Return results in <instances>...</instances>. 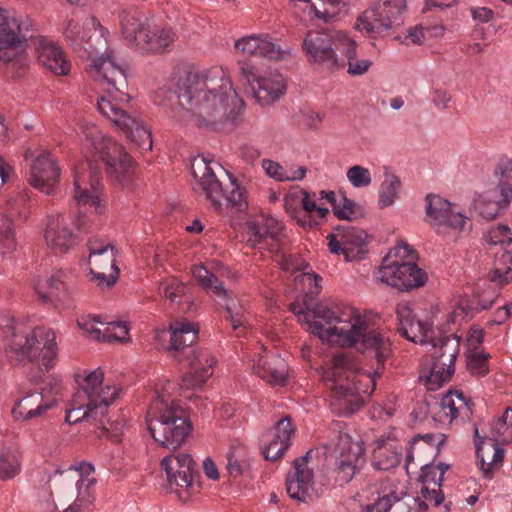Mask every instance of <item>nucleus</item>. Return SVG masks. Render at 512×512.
Wrapping results in <instances>:
<instances>
[{"label": "nucleus", "mask_w": 512, "mask_h": 512, "mask_svg": "<svg viewBox=\"0 0 512 512\" xmlns=\"http://www.w3.org/2000/svg\"><path fill=\"white\" fill-rule=\"evenodd\" d=\"M291 311L320 339L373 354L377 363L373 371L360 370L352 357L339 354L321 374V380L331 391L330 407L334 414L349 416L360 410L365 397L374 392L376 379L383 374L385 361L391 354L390 339L379 330L369 329L365 319L352 308L334 311L317 304L312 310L304 311L294 303Z\"/></svg>", "instance_id": "nucleus-1"}, {"label": "nucleus", "mask_w": 512, "mask_h": 512, "mask_svg": "<svg viewBox=\"0 0 512 512\" xmlns=\"http://www.w3.org/2000/svg\"><path fill=\"white\" fill-rule=\"evenodd\" d=\"M175 94L178 106L171 109L170 117L198 127L234 122L245 107L222 68L187 73L178 79Z\"/></svg>", "instance_id": "nucleus-2"}, {"label": "nucleus", "mask_w": 512, "mask_h": 512, "mask_svg": "<svg viewBox=\"0 0 512 512\" xmlns=\"http://www.w3.org/2000/svg\"><path fill=\"white\" fill-rule=\"evenodd\" d=\"M84 25L94 27V34L86 40L88 46L85 49L89 53L91 61L87 71L107 93V95L100 96L97 100L99 112L107 117L140 149L151 150L153 144L151 131L128 114L124 108L130 101V96L127 93L126 69L119 65L109 54L98 56L100 51L107 47L104 36L105 29L94 17L89 18Z\"/></svg>", "instance_id": "nucleus-3"}, {"label": "nucleus", "mask_w": 512, "mask_h": 512, "mask_svg": "<svg viewBox=\"0 0 512 512\" xmlns=\"http://www.w3.org/2000/svg\"><path fill=\"white\" fill-rule=\"evenodd\" d=\"M93 472V465L87 462L56 470L48 480L54 508L63 507L62 512H80L89 508L94 501L96 484Z\"/></svg>", "instance_id": "nucleus-4"}, {"label": "nucleus", "mask_w": 512, "mask_h": 512, "mask_svg": "<svg viewBox=\"0 0 512 512\" xmlns=\"http://www.w3.org/2000/svg\"><path fill=\"white\" fill-rule=\"evenodd\" d=\"M169 352L178 361L187 360L190 371L181 380V387L195 389L201 387L213 374L216 363L206 352H196L191 346L197 341L199 327L185 319L176 320L170 325Z\"/></svg>", "instance_id": "nucleus-5"}, {"label": "nucleus", "mask_w": 512, "mask_h": 512, "mask_svg": "<svg viewBox=\"0 0 512 512\" xmlns=\"http://www.w3.org/2000/svg\"><path fill=\"white\" fill-rule=\"evenodd\" d=\"M104 374L100 369L89 373L84 384L73 396L65 421L76 424L84 419H93L105 428V415L108 407L117 398L120 389L103 385Z\"/></svg>", "instance_id": "nucleus-6"}, {"label": "nucleus", "mask_w": 512, "mask_h": 512, "mask_svg": "<svg viewBox=\"0 0 512 512\" xmlns=\"http://www.w3.org/2000/svg\"><path fill=\"white\" fill-rule=\"evenodd\" d=\"M146 422L153 439L172 450L179 448L191 431L183 409L175 400L162 394L152 401Z\"/></svg>", "instance_id": "nucleus-7"}, {"label": "nucleus", "mask_w": 512, "mask_h": 512, "mask_svg": "<svg viewBox=\"0 0 512 512\" xmlns=\"http://www.w3.org/2000/svg\"><path fill=\"white\" fill-rule=\"evenodd\" d=\"M0 327L7 328L13 336L12 342L6 349L8 357L18 362L36 358L46 370L50 369L58 355L56 336L53 330L36 327L29 334L15 332L14 318L0 314Z\"/></svg>", "instance_id": "nucleus-8"}, {"label": "nucleus", "mask_w": 512, "mask_h": 512, "mask_svg": "<svg viewBox=\"0 0 512 512\" xmlns=\"http://www.w3.org/2000/svg\"><path fill=\"white\" fill-rule=\"evenodd\" d=\"M414 250L406 243H399L383 259L378 271V279L401 291H410L423 286L427 281L426 273L419 269Z\"/></svg>", "instance_id": "nucleus-9"}, {"label": "nucleus", "mask_w": 512, "mask_h": 512, "mask_svg": "<svg viewBox=\"0 0 512 512\" xmlns=\"http://www.w3.org/2000/svg\"><path fill=\"white\" fill-rule=\"evenodd\" d=\"M228 184L223 187L222 182L216 177L210 164L204 163L203 174L196 183L195 190L204 193L211 206L221 215L231 216L233 213L243 212L247 209L248 203L244 189L237 183L228 172Z\"/></svg>", "instance_id": "nucleus-10"}, {"label": "nucleus", "mask_w": 512, "mask_h": 512, "mask_svg": "<svg viewBox=\"0 0 512 512\" xmlns=\"http://www.w3.org/2000/svg\"><path fill=\"white\" fill-rule=\"evenodd\" d=\"M432 346L431 363L427 373L420 374L428 390L434 391L448 382L455 371V360L460 351V338L452 334H443L438 331L429 340Z\"/></svg>", "instance_id": "nucleus-11"}, {"label": "nucleus", "mask_w": 512, "mask_h": 512, "mask_svg": "<svg viewBox=\"0 0 512 512\" xmlns=\"http://www.w3.org/2000/svg\"><path fill=\"white\" fill-rule=\"evenodd\" d=\"M82 133L91 151L104 163L109 176L118 182L125 181L133 162L124 148L94 124L84 125Z\"/></svg>", "instance_id": "nucleus-12"}, {"label": "nucleus", "mask_w": 512, "mask_h": 512, "mask_svg": "<svg viewBox=\"0 0 512 512\" xmlns=\"http://www.w3.org/2000/svg\"><path fill=\"white\" fill-rule=\"evenodd\" d=\"M326 447L335 457V480L340 485L349 483L365 464V447L361 440H353L351 435L341 430L340 422L336 424Z\"/></svg>", "instance_id": "nucleus-13"}, {"label": "nucleus", "mask_w": 512, "mask_h": 512, "mask_svg": "<svg viewBox=\"0 0 512 512\" xmlns=\"http://www.w3.org/2000/svg\"><path fill=\"white\" fill-rule=\"evenodd\" d=\"M349 37L341 31H309L303 40V50L309 62L320 64L329 70L346 67L341 53Z\"/></svg>", "instance_id": "nucleus-14"}, {"label": "nucleus", "mask_w": 512, "mask_h": 512, "mask_svg": "<svg viewBox=\"0 0 512 512\" xmlns=\"http://www.w3.org/2000/svg\"><path fill=\"white\" fill-rule=\"evenodd\" d=\"M405 10L406 0H376L358 16L355 28L376 37L400 26Z\"/></svg>", "instance_id": "nucleus-15"}, {"label": "nucleus", "mask_w": 512, "mask_h": 512, "mask_svg": "<svg viewBox=\"0 0 512 512\" xmlns=\"http://www.w3.org/2000/svg\"><path fill=\"white\" fill-rule=\"evenodd\" d=\"M35 31L32 20L17 17L12 11L0 7V60L13 63L18 60L19 49Z\"/></svg>", "instance_id": "nucleus-16"}, {"label": "nucleus", "mask_w": 512, "mask_h": 512, "mask_svg": "<svg viewBox=\"0 0 512 512\" xmlns=\"http://www.w3.org/2000/svg\"><path fill=\"white\" fill-rule=\"evenodd\" d=\"M311 451L296 458L286 478L288 496L299 503H310L319 497L314 487V470L309 467L308 459Z\"/></svg>", "instance_id": "nucleus-17"}, {"label": "nucleus", "mask_w": 512, "mask_h": 512, "mask_svg": "<svg viewBox=\"0 0 512 512\" xmlns=\"http://www.w3.org/2000/svg\"><path fill=\"white\" fill-rule=\"evenodd\" d=\"M245 235L250 247L267 248L271 252H278L283 236V225L273 217H262L246 223Z\"/></svg>", "instance_id": "nucleus-18"}, {"label": "nucleus", "mask_w": 512, "mask_h": 512, "mask_svg": "<svg viewBox=\"0 0 512 512\" xmlns=\"http://www.w3.org/2000/svg\"><path fill=\"white\" fill-rule=\"evenodd\" d=\"M161 467L166 472L170 484L174 483L186 493V497L198 483L199 474L191 455L178 453L165 456Z\"/></svg>", "instance_id": "nucleus-19"}, {"label": "nucleus", "mask_w": 512, "mask_h": 512, "mask_svg": "<svg viewBox=\"0 0 512 512\" xmlns=\"http://www.w3.org/2000/svg\"><path fill=\"white\" fill-rule=\"evenodd\" d=\"M74 186V199L77 204L95 207V211L99 212L101 178L98 168L92 161H86L76 168Z\"/></svg>", "instance_id": "nucleus-20"}, {"label": "nucleus", "mask_w": 512, "mask_h": 512, "mask_svg": "<svg viewBox=\"0 0 512 512\" xmlns=\"http://www.w3.org/2000/svg\"><path fill=\"white\" fill-rule=\"evenodd\" d=\"M366 233L354 227L339 226L328 236L329 251L333 254H343L347 261L362 259L366 253Z\"/></svg>", "instance_id": "nucleus-21"}, {"label": "nucleus", "mask_w": 512, "mask_h": 512, "mask_svg": "<svg viewBox=\"0 0 512 512\" xmlns=\"http://www.w3.org/2000/svg\"><path fill=\"white\" fill-rule=\"evenodd\" d=\"M235 48L249 56L265 57L271 60H284L291 56L289 46L281 47L268 34L250 35L238 39Z\"/></svg>", "instance_id": "nucleus-22"}, {"label": "nucleus", "mask_w": 512, "mask_h": 512, "mask_svg": "<svg viewBox=\"0 0 512 512\" xmlns=\"http://www.w3.org/2000/svg\"><path fill=\"white\" fill-rule=\"evenodd\" d=\"M425 202L427 222L430 225L438 229L442 226L460 231L465 229L466 217L453 212L449 201L438 195L428 194Z\"/></svg>", "instance_id": "nucleus-23"}, {"label": "nucleus", "mask_w": 512, "mask_h": 512, "mask_svg": "<svg viewBox=\"0 0 512 512\" xmlns=\"http://www.w3.org/2000/svg\"><path fill=\"white\" fill-rule=\"evenodd\" d=\"M39 63L55 75L64 76L70 72L71 63L61 47L53 40L43 36H33Z\"/></svg>", "instance_id": "nucleus-24"}, {"label": "nucleus", "mask_w": 512, "mask_h": 512, "mask_svg": "<svg viewBox=\"0 0 512 512\" xmlns=\"http://www.w3.org/2000/svg\"><path fill=\"white\" fill-rule=\"evenodd\" d=\"M295 429L289 417L277 421L274 427L262 436V453L267 460L276 461L284 455L291 444Z\"/></svg>", "instance_id": "nucleus-25"}, {"label": "nucleus", "mask_w": 512, "mask_h": 512, "mask_svg": "<svg viewBox=\"0 0 512 512\" xmlns=\"http://www.w3.org/2000/svg\"><path fill=\"white\" fill-rule=\"evenodd\" d=\"M59 176L60 168L56 161L49 152H42L36 156L31 165L28 181L34 188L45 194H51Z\"/></svg>", "instance_id": "nucleus-26"}, {"label": "nucleus", "mask_w": 512, "mask_h": 512, "mask_svg": "<svg viewBox=\"0 0 512 512\" xmlns=\"http://www.w3.org/2000/svg\"><path fill=\"white\" fill-rule=\"evenodd\" d=\"M46 245L55 254L68 252L77 243V236L68 227L66 218L61 215H51L44 234Z\"/></svg>", "instance_id": "nucleus-27"}, {"label": "nucleus", "mask_w": 512, "mask_h": 512, "mask_svg": "<svg viewBox=\"0 0 512 512\" xmlns=\"http://www.w3.org/2000/svg\"><path fill=\"white\" fill-rule=\"evenodd\" d=\"M119 17L123 38L129 45L141 50L143 43H147L152 23L142 12L136 9L124 10Z\"/></svg>", "instance_id": "nucleus-28"}, {"label": "nucleus", "mask_w": 512, "mask_h": 512, "mask_svg": "<svg viewBox=\"0 0 512 512\" xmlns=\"http://www.w3.org/2000/svg\"><path fill=\"white\" fill-rule=\"evenodd\" d=\"M475 448L478 465L483 475L491 479L493 472L498 469L504 460V449L500 448L495 442L489 440L485 442L484 438L479 436L478 428H474Z\"/></svg>", "instance_id": "nucleus-29"}, {"label": "nucleus", "mask_w": 512, "mask_h": 512, "mask_svg": "<svg viewBox=\"0 0 512 512\" xmlns=\"http://www.w3.org/2000/svg\"><path fill=\"white\" fill-rule=\"evenodd\" d=\"M396 312L399 321L397 330L407 340L414 343L428 344L431 337L436 334L426 322L409 318L410 311L408 308L403 307L397 309Z\"/></svg>", "instance_id": "nucleus-30"}, {"label": "nucleus", "mask_w": 512, "mask_h": 512, "mask_svg": "<svg viewBox=\"0 0 512 512\" xmlns=\"http://www.w3.org/2000/svg\"><path fill=\"white\" fill-rule=\"evenodd\" d=\"M254 372L274 385H284L288 373L287 363L277 354L261 355L253 365Z\"/></svg>", "instance_id": "nucleus-31"}, {"label": "nucleus", "mask_w": 512, "mask_h": 512, "mask_svg": "<svg viewBox=\"0 0 512 512\" xmlns=\"http://www.w3.org/2000/svg\"><path fill=\"white\" fill-rule=\"evenodd\" d=\"M55 404V400H46L41 393L34 392L18 401L12 408V415L15 419L29 421L44 416Z\"/></svg>", "instance_id": "nucleus-32"}, {"label": "nucleus", "mask_w": 512, "mask_h": 512, "mask_svg": "<svg viewBox=\"0 0 512 512\" xmlns=\"http://www.w3.org/2000/svg\"><path fill=\"white\" fill-rule=\"evenodd\" d=\"M254 81L252 92L261 105H269L277 101L286 90L285 81L278 74L258 77Z\"/></svg>", "instance_id": "nucleus-33"}, {"label": "nucleus", "mask_w": 512, "mask_h": 512, "mask_svg": "<svg viewBox=\"0 0 512 512\" xmlns=\"http://www.w3.org/2000/svg\"><path fill=\"white\" fill-rule=\"evenodd\" d=\"M401 456V451L394 440L379 438L372 452V466L383 471L393 469L400 464Z\"/></svg>", "instance_id": "nucleus-34"}, {"label": "nucleus", "mask_w": 512, "mask_h": 512, "mask_svg": "<svg viewBox=\"0 0 512 512\" xmlns=\"http://www.w3.org/2000/svg\"><path fill=\"white\" fill-rule=\"evenodd\" d=\"M63 277L64 273L58 271L50 277L38 279L35 283L36 293L44 301L56 299L65 302L70 298L72 291L64 282Z\"/></svg>", "instance_id": "nucleus-35"}, {"label": "nucleus", "mask_w": 512, "mask_h": 512, "mask_svg": "<svg viewBox=\"0 0 512 512\" xmlns=\"http://www.w3.org/2000/svg\"><path fill=\"white\" fill-rule=\"evenodd\" d=\"M473 404L460 391H450L445 394L440 402L441 417L449 422L458 416L469 418L472 414Z\"/></svg>", "instance_id": "nucleus-36"}, {"label": "nucleus", "mask_w": 512, "mask_h": 512, "mask_svg": "<svg viewBox=\"0 0 512 512\" xmlns=\"http://www.w3.org/2000/svg\"><path fill=\"white\" fill-rule=\"evenodd\" d=\"M510 200L497 190L486 191L475 197L473 208L482 218L492 220L508 205Z\"/></svg>", "instance_id": "nucleus-37"}, {"label": "nucleus", "mask_w": 512, "mask_h": 512, "mask_svg": "<svg viewBox=\"0 0 512 512\" xmlns=\"http://www.w3.org/2000/svg\"><path fill=\"white\" fill-rule=\"evenodd\" d=\"M89 251L90 271L118 268L116 266L114 247L111 244H101L96 240L90 241Z\"/></svg>", "instance_id": "nucleus-38"}, {"label": "nucleus", "mask_w": 512, "mask_h": 512, "mask_svg": "<svg viewBox=\"0 0 512 512\" xmlns=\"http://www.w3.org/2000/svg\"><path fill=\"white\" fill-rule=\"evenodd\" d=\"M289 3L296 9L298 6L308 15L313 14L316 18L325 23L333 20L340 12L341 2L339 0H322L323 9L310 0H289Z\"/></svg>", "instance_id": "nucleus-39"}, {"label": "nucleus", "mask_w": 512, "mask_h": 512, "mask_svg": "<svg viewBox=\"0 0 512 512\" xmlns=\"http://www.w3.org/2000/svg\"><path fill=\"white\" fill-rule=\"evenodd\" d=\"M192 275L197 283L207 292H211L220 300L227 298L228 290L222 281L203 265H195L192 268Z\"/></svg>", "instance_id": "nucleus-40"}, {"label": "nucleus", "mask_w": 512, "mask_h": 512, "mask_svg": "<svg viewBox=\"0 0 512 512\" xmlns=\"http://www.w3.org/2000/svg\"><path fill=\"white\" fill-rule=\"evenodd\" d=\"M174 36L171 28L151 24V33H148L147 43H143L141 51L146 53L163 52L174 41Z\"/></svg>", "instance_id": "nucleus-41"}, {"label": "nucleus", "mask_w": 512, "mask_h": 512, "mask_svg": "<svg viewBox=\"0 0 512 512\" xmlns=\"http://www.w3.org/2000/svg\"><path fill=\"white\" fill-rule=\"evenodd\" d=\"M488 278L499 286H504L512 281V250L496 255Z\"/></svg>", "instance_id": "nucleus-42"}, {"label": "nucleus", "mask_w": 512, "mask_h": 512, "mask_svg": "<svg viewBox=\"0 0 512 512\" xmlns=\"http://www.w3.org/2000/svg\"><path fill=\"white\" fill-rule=\"evenodd\" d=\"M340 56L344 58L348 66L347 72L353 76L363 75L372 64L368 59H357L356 42L351 38L346 41L344 52Z\"/></svg>", "instance_id": "nucleus-43"}, {"label": "nucleus", "mask_w": 512, "mask_h": 512, "mask_svg": "<svg viewBox=\"0 0 512 512\" xmlns=\"http://www.w3.org/2000/svg\"><path fill=\"white\" fill-rule=\"evenodd\" d=\"M161 295L171 303H181L182 299L189 302L188 287L175 277H169L159 286Z\"/></svg>", "instance_id": "nucleus-44"}, {"label": "nucleus", "mask_w": 512, "mask_h": 512, "mask_svg": "<svg viewBox=\"0 0 512 512\" xmlns=\"http://www.w3.org/2000/svg\"><path fill=\"white\" fill-rule=\"evenodd\" d=\"M444 501V494L441 486H432L422 484L420 493L416 498L419 510L417 512H426L429 507H439Z\"/></svg>", "instance_id": "nucleus-45"}, {"label": "nucleus", "mask_w": 512, "mask_h": 512, "mask_svg": "<svg viewBox=\"0 0 512 512\" xmlns=\"http://www.w3.org/2000/svg\"><path fill=\"white\" fill-rule=\"evenodd\" d=\"M400 188V179L394 174H386L379 191L378 204L380 208L391 206L398 197Z\"/></svg>", "instance_id": "nucleus-46"}, {"label": "nucleus", "mask_w": 512, "mask_h": 512, "mask_svg": "<svg viewBox=\"0 0 512 512\" xmlns=\"http://www.w3.org/2000/svg\"><path fill=\"white\" fill-rule=\"evenodd\" d=\"M498 180L497 190L502 196L512 199V159H503L497 165L494 173Z\"/></svg>", "instance_id": "nucleus-47"}, {"label": "nucleus", "mask_w": 512, "mask_h": 512, "mask_svg": "<svg viewBox=\"0 0 512 512\" xmlns=\"http://www.w3.org/2000/svg\"><path fill=\"white\" fill-rule=\"evenodd\" d=\"M20 469V456L16 451L4 449L0 452V479H11L20 472Z\"/></svg>", "instance_id": "nucleus-48"}, {"label": "nucleus", "mask_w": 512, "mask_h": 512, "mask_svg": "<svg viewBox=\"0 0 512 512\" xmlns=\"http://www.w3.org/2000/svg\"><path fill=\"white\" fill-rule=\"evenodd\" d=\"M223 301L222 306L225 308L227 313V319L230 321L232 328L237 330L245 326L246 320V310L243 304L240 301H235L230 297V293L228 292L227 298H222Z\"/></svg>", "instance_id": "nucleus-49"}, {"label": "nucleus", "mask_w": 512, "mask_h": 512, "mask_svg": "<svg viewBox=\"0 0 512 512\" xmlns=\"http://www.w3.org/2000/svg\"><path fill=\"white\" fill-rule=\"evenodd\" d=\"M489 354L483 350L470 349L467 354V369L477 377H483L489 372L487 361Z\"/></svg>", "instance_id": "nucleus-50"}, {"label": "nucleus", "mask_w": 512, "mask_h": 512, "mask_svg": "<svg viewBox=\"0 0 512 512\" xmlns=\"http://www.w3.org/2000/svg\"><path fill=\"white\" fill-rule=\"evenodd\" d=\"M478 295L479 292H474L471 296L463 298L459 302L455 313L457 314L460 311L463 317L473 318L476 313L489 309L493 305L494 298L490 297L485 305L478 306Z\"/></svg>", "instance_id": "nucleus-51"}, {"label": "nucleus", "mask_w": 512, "mask_h": 512, "mask_svg": "<svg viewBox=\"0 0 512 512\" xmlns=\"http://www.w3.org/2000/svg\"><path fill=\"white\" fill-rule=\"evenodd\" d=\"M16 248L12 221L5 215H0V253L5 254Z\"/></svg>", "instance_id": "nucleus-52"}, {"label": "nucleus", "mask_w": 512, "mask_h": 512, "mask_svg": "<svg viewBox=\"0 0 512 512\" xmlns=\"http://www.w3.org/2000/svg\"><path fill=\"white\" fill-rule=\"evenodd\" d=\"M358 210V205L341 193L333 208V213L339 219L351 221L357 217Z\"/></svg>", "instance_id": "nucleus-53"}, {"label": "nucleus", "mask_w": 512, "mask_h": 512, "mask_svg": "<svg viewBox=\"0 0 512 512\" xmlns=\"http://www.w3.org/2000/svg\"><path fill=\"white\" fill-rule=\"evenodd\" d=\"M78 327L91 339L102 341L103 330L98 325H104L97 316H82L77 320Z\"/></svg>", "instance_id": "nucleus-54"}, {"label": "nucleus", "mask_w": 512, "mask_h": 512, "mask_svg": "<svg viewBox=\"0 0 512 512\" xmlns=\"http://www.w3.org/2000/svg\"><path fill=\"white\" fill-rule=\"evenodd\" d=\"M486 240L491 245L508 246L512 243V232L507 225H497L489 229Z\"/></svg>", "instance_id": "nucleus-55"}, {"label": "nucleus", "mask_w": 512, "mask_h": 512, "mask_svg": "<svg viewBox=\"0 0 512 512\" xmlns=\"http://www.w3.org/2000/svg\"><path fill=\"white\" fill-rule=\"evenodd\" d=\"M347 178L356 188L367 187L372 182L370 171L360 165H354L347 171Z\"/></svg>", "instance_id": "nucleus-56"}, {"label": "nucleus", "mask_w": 512, "mask_h": 512, "mask_svg": "<svg viewBox=\"0 0 512 512\" xmlns=\"http://www.w3.org/2000/svg\"><path fill=\"white\" fill-rule=\"evenodd\" d=\"M128 337V327L124 322L107 323L103 329V342L124 341Z\"/></svg>", "instance_id": "nucleus-57"}, {"label": "nucleus", "mask_w": 512, "mask_h": 512, "mask_svg": "<svg viewBox=\"0 0 512 512\" xmlns=\"http://www.w3.org/2000/svg\"><path fill=\"white\" fill-rule=\"evenodd\" d=\"M298 203L297 199L294 196H288L285 198L284 206L286 211L297 220V222L304 228L306 227H313L316 223L313 221L306 219L307 215H301L303 214L302 210L298 209L296 207V204Z\"/></svg>", "instance_id": "nucleus-58"}, {"label": "nucleus", "mask_w": 512, "mask_h": 512, "mask_svg": "<svg viewBox=\"0 0 512 512\" xmlns=\"http://www.w3.org/2000/svg\"><path fill=\"white\" fill-rule=\"evenodd\" d=\"M92 274V280L97 282L98 286L110 287L112 286L119 275L118 268H112L111 270H94L90 271Z\"/></svg>", "instance_id": "nucleus-59"}, {"label": "nucleus", "mask_w": 512, "mask_h": 512, "mask_svg": "<svg viewBox=\"0 0 512 512\" xmlns=\"http://www.w3.org/2000/svg\"><path fill=\"white\" fill-rule=\"evenodd\" d=\"M262 168L269 177L277 181L285 182L287 179V170L276 161L264 159L262 161Z\"/></svg>", "instance_id": "nucleus-60"}, {"label": "nucleus", "mask_w": 512, "mask_h": 512, "mask_svg": "<svg viewBox=\"0 0 512 512\" xmlns=\"http://www.w3.org/2000/svg\"><path fill=\"white\" fill-rule=\"evenodd\" d=\"M438 471L434 464H425L421 467V474L419 481L422 484H429L432 486H442L443 481H438Z\"/></svg>", "instance_id": "nucleus-61"}, {"label": "nucleus", "mask_w": 512, "mask_h": 512, "mask_svg": "<svg viewBox=\"0 0 512 512\" xmlns=\"http://www.w3.org/2000/svg\"><path fill=\"white\" fill-rule=\"evenodd\" d=\"M511 408H507L498 420H496L492 424V432L496 438H503V440L507 441V434L510 431V427L508 425L509 417H510Z\"/></svg>", "instance_id": "nucleus-62"}, {"label": "nucleus", "mask_w": 512, "mask_h": 512, "mask_svg": "<svg viewBox=\"0 0 512 512\" xmlns=\"http://www.w3.org/2000/svg\"><path fill=\"white\" fill-rule=\"evenodd\" d=\"M395 39L404 44H421L424 39V29L421 26L411 27L406 34L398 35Z\"/></svg>", "instance_id": "nucleus-63"}, {"label": "nucleus", "mask_w": 512, "mask_h": 512, "mask_svg": "<svg viewBox=\"0 0 512 512\" xmlns=\"http://www.w3.org/2000/svg\"><path fill=\"white\" fill-rule=\"evenodd\" d=\"M65 37L73 43L84 41L83 27L79 22L69 20L64 30Z\"/></svg>", "instance_id": "nucleus-64"}]
</instances>
